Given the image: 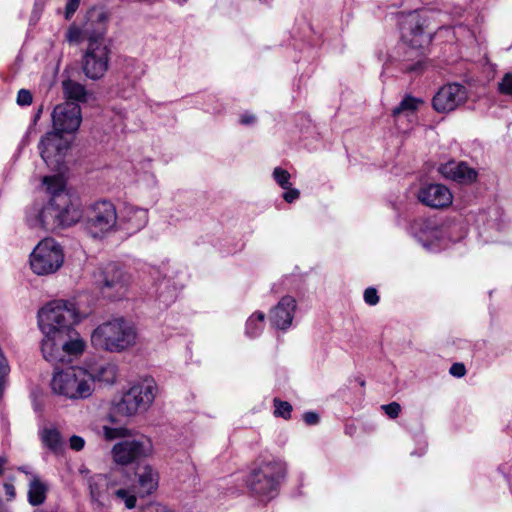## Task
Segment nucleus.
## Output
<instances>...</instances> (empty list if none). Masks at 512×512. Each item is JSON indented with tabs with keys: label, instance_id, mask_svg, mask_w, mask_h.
<instances>
[{
	"label": "nucleus",
	"instance_id": "0eeeda50",
	"mask_svg": "<svg viewBox=\"0 0 512 512\" xmlns=\"http://www.w3.org/2000/svg\"><path fill=\"white\" fill-rule=\"evenodd\" d=\"M112 50L104 37L93 38L87 43L81 57V68L84 75L91 80L104 77L109 69Z\"/></svg>",
	"mask_w": 512,
	"mask_h": 512
},
{
	"label": "nucleus",
	"instance_id": "412c9836",
	"mask_svg": "<svg viewBox=\"0 0 512 512\" xmlns=\"http://www.w3.org/2000/svg\"><path fill=\"white\" fill-rule=\"evenodd\" d=\"M296 300L292 296H284L275 307L270 310L269 320L272 326L277 329H288L296 311Z\"/></svg>",
	"mask_w": 512,
	"mask_h": 512
},
{
	"label": "nucleus",
	"instance_id": "58836bf2",
	"mask_svg": "<svg viewBox=\"0 0 512 512\" xmlns=\"http://www.w3.org/2000/svg\"><path fill=\"white\" fill-rule=\"evenodd\" d=\"M363 297L365 303L370 306H375L376 304L379 303L380 300L378 292L374 287L366 288Z\"/></svg>",
	"mask_w": 512,
	"mask_h": 512
},
{
	"label": "nucleus",
	"instance_id": "a19ab883",
	"mask_svg": "<svg viewBox=\"0 0 512 512\" xmlns=\"http://www.w3.org/2000/svg\"><path fill=\"white\" fill-rule=\"evenodd\" d=\"M140 512H172L167 506L157 503L151 502L145 505Z\"/></svg>",
	"mask_w": 512,
	"mask_h": 512
},
{
	"label": "nucleus",
	"instance_id": "c85d7f7f",
	"mask_svg": "<svg viewBox=\"0 0 512 512\" xmlns=\"http://www.w3.org/2000/svg\"><path fill=\"white\" fill-rule=\"evenodd\" d=\"M421 100L412 96H405L401 102L392 110V116L397 120L400 117H411L414 115Z\"/></svg>",
	"mask_w": 512,
	"mask_h": 512
},
{
	"label": "nucleus",
	"instance_id": "393cba45",
	"mask_svg": "<svg viewBox=\"0 0 512 512\" xmlns=\"http://www.w3.org/2000/svg\"><path fill=\"white\" fill-rule=\"evenodd\" d=\"M91 377V386L94 387L96 381L107 384H113L117 376V366L113 363H104L88 370Z\"/></svg>",
	"mask_w": 512,
	"mask_h": 512
},
{
	"label": "nucleus",
	"instance_id": "7ed1b4c3",
	"mask_svg": "<svg viewBox=\"0 0 512 512\" xmlns=\"http://www.w3.org/2000/svg\"><path fill=\"white\" fill-rule=\"evenodd\" d=\"M286 463L279 458L255 463L245 478L249 493L260 501L276 497L286 476Z\"/></svg>",
	"mask_w": 512,
	"mask_h": 512
},
{
	"label": "nucleus",
	"instance_id": "f8f14e48",
	"mask_svg": "<svg viewBox=\"0 0 512 512\" xmlns=\"http://www.w3.org/2000/svg\"><path fill=\"white\" fill-rule=\"evenodd\" d=\"M152 451V443L147 437L126 439L116 443L112 450V459L115 464L128 466L147 457Z\"/></svg>",
	"mask_w": 512,
	"mask_h": 512
},
{
	"label": "nucleus",
	"instance_id": "49530a36",
	"mask_svg": "<svg viewBox=\"0 0 512 512\" xmlns=\"http://www.w3.org/2000/svg\"><path fill=\"white\" fill-rule=\"evenodd\" d=\"M84 445H85V441H84V439L82 437L77 436V435H73L70 438V447L73 450L80 451V450H82L84 448Z\"/></svg>",
	"mask_w": 512,
	"mask_h": 512
},
{
	"label": "nucleus",
	"instance_id": "680f3d73",
	"mask_svg": "<svg viewBox=\"0 0 512 512\" xmlns=\"http://www.w3.org/2000/svg\"><path fill=\"white\" fill-rule=\"evenodd\" d=\"M409 419L414 422V425H420L419 418H409Z\"/></svg>",
	"mask_w": 512,
	"mask_h": 512
},
{
	"label": "nucleus",
	"instance_id": "0e129e2a",
	"mask_svg": "<svg viewBox=\"0 0 512 512\" xmlns=\"http://www.w3.org/2000/svg\"><path fill=\"white\" fill-rule=\"evenodd\" d=\"M2 501V499L0 498V502Z\"/></svg>",
	"mask_w": 512,
	"mask_h": 512
},
{
	"label": "nucleus",
	"instance_id": "e433bc0d",
	"mask_svg": "<svg viewBox=\"0 0 512 512\" xmlns=\"http://www.w3.org/2000/svg\"><path fill=\"white\" fill-rule=\"evenodd\" d=\"M499 92L512 97V73H506L498 84Z\"/></svg>",
	"mask_w": 512,
	"mask_h": 512
},
{
	"label": "nucleus",
	"instance_id": "864d4df0",
	"mask_svg": "<svg viewBox=\"0 0 512 512\" xmlns=\"http://www.w3.org/2000/svg\"><path fill=\"white\" fill-rule=\"evenodd\" d=\"M7 463V458L0 456V476L3 474V467Z\"/></svg>",
	"mask_w": 512,
	"mask_h": 512
},
{
	"label": "nucleus",
	"instance_id": "39448f33",
	"mask_svg": "<svg viewBox=\"0 0 512 512\" xmlns=\"http://www.w3.org/2000/svg\"><path fill=\"white\" fill-rule=\"evenodd\" d=\"M157 391V384L151 377L134 383L126 392L114 397L111 403V416L144 414L154 402Z\"/></svg>",
	"mask_w": 512,
	"mask_h": 512
},
{
	"label": "nucleus",
	"instance_id": "3c124183",
	"mask_svg": "<svg viewBox=\"0 0 512 512\" xmlns=\"http://www.w3.org/2000/svg\"><path fill=\"white\" fill-rule=\"evenodd\" d=\"M42 111H43V107L40 106L38 108V110L36 111V113L34 114L33 116V123H37V121L40 119L41 115H42Z\"/></svg>",
	"mask_w": 512,
	"mask_h": 512
},
{
	"label": "nucleus",
	"instance_id": "72a5a7b5",
	"mask_svg": "<svg viewBox=\"0 0 512 512\" xmlns=\"http://www.w3.org/2000/svg\"><path fill=\"white\" fill-rule=\"evenodd\" d=\"M492 477L494 480L502 477L507 482L509 490L512 494V464L504 463L499 465L493 473Z\"/></svg>",
	"mask_w": 512,
	"mask_h": 512
},
{
	"label": "nucleus",
	"instance_id": "f3484780",
	"mask_svg": "<svg viewBox=\"0 0 512 512\" xmlns=\"http://www.w3.org/2000/svg\"><path fill=\"white\" fill-rule=\"evenodd\" d=\"M467 100L466 88L460 84H448L439 89L433 97V108L440 113L455 110Z\"/></svg>",
	"mask_w": 512,
	"mask_h": 512
},
{
	"label": "nucleus",
	"instance_id": "20e7f679",
	"mask_svg": "<svg viewBox=\"0 0 512 512\" xmlns=\"http://www.w3.org/2000/svg\"><path fill=\"white\" fill-rule=\"evenodd\" d=\"M137 329L124 317H115L98 325L91 333L94 348L110 353L124 352L136 344Z\"/></svg>",
	"mask_w": 512,
	"mask_h": 512
},
{
	"label": "nucleus",
	"instance_id": "2f4dec72",
	"mask_svg": "<svg viewBox=\"0 0 512 512\" xmlns=\"http://www.w3.org/2000/svg\"><path fill=\"white\" fill-rule=\"evenodd\" d=\"M109 424L102 425V432L106 440H114L116 438L126 437L129 435V430L123 426L116 424V418H107Z\"/></svg>",
	"mask_w": 512,
	"mask_h": 512
},
{
	"label": "nucleus",
	"instance_id": "473e14b6",
	"mask_svg": "<svg viewBox=\"0 0 512 512\" xmlns=\"http://www.w3.org/2000/svg\"><path fill=\"white\" fill-rule=\"evenodd\" d=\"M344 426L345 433L349 436H359L365 430L363 418H347Z\"/></svg>",
	"mask_w": 512,
	"mask_h": 512
},
{
	"label": "nucleus",
	"instance_id": "c756f323",
	"mask_svg": "<svg viewBox=\"0 0 512 512\" xmlns=\"http://www.w3.org/2000/svg\"><path fill=\"white\" fill-rule=\"evenodd\" d=\"M265 318L266 316L263 312L257 311L253 313L246 321L245 335L252 339L258 337L264 329Z\"/></svg>",
	"mask_w": 512,
	"mask_h": 512
},
{
	"label": "nucleus",
	"instance_id": "de8ad7c7",
	"mask_svg": "<svg viewBox=\"0 0 512 512\" xmlns=\"http://www.w3.org/2000/svg\"><path fill=\"white\" fill-rule=\"evenodd\" d=\"M3 486H4L6 496H7V500L8 501L14 500V498L16 497V491H15L14 485L12 483L6 482V483H4Z\"/></svg>",
	"mask_w": 512,
	"mask_h": 512
},
{
	"label": "nucleus",
	"instance_id": "a18cd8bd",
	"mask_svg": "<svg viewBox=\"0 0 512 512\" xmlns=\"http://www.w3.org/2000/svg\"><path fill=\"white\" fill-rule=\"evenodd\" d=\"M286 191L283 193V199L287 203H293L300 197V191L296 188H291V186L288 189H285Z\"/></svg>",
	"mask_w": 512,
	"mask_h": 512
},
{
	"label": "nucleus",
	"instance_id": "6e6552de",
	"mask_svg": "<svg viewBox=\"0 0 512 512\" xmlns=\"http://www.w3.org/2000/svg\"><path fill=\"white\" fill-rule=\"evenodd\" d=\"M63 262V249L53 238L40 241L30 255L31 269L38 275L55 273Z\"/></svg>",
	"mask_w": 512,
	"mask_h": 512
},
{
	"label": "nucleus",
	"instance_id": "1a4fd4ad",
	"mask_svg": "<svg viewBox=\"0 0 512 512\" xmlns=\"http://www.w3.org/2000/svg\"><path fill=\"white\" fill-rule=\"evenodd\" d=\"M118 213L107 200L93 203L85 215V229L94 238L103 237L117 226Z\"/></svg>",
	"mask_w": 512,
	"mask_h": 512
},
{
	"label": "nucleus",
	"instance_id": "ea45409f",
	"mask_svg": "<svg viewBox=\"0 0 512 512\" xmlns=\"http://www.w3.org/2000/svg\"><path fill=\"white\" fill-rule=\"evenodd\" d=\"M32 93L27 89H20L17 94V104L20 106H28L32 103Z\"/></svg>",
	"mask_w": 512,
	"mask_h": 512
},
{
	"label": "nucleus",
	"instance_id": "a878e982",
	"mask_svg": "<svg viewBox=\"0 0 512 512\" xmlns=\"http://www.w3.org/2000/svg\"><path fill=\"white\" fill-rule=\"evenodd\" d=\"M62 88L63 93L68 100L67 102H74V103H80V102H86L88 97V92L84 85L71 80L67 79L62 82Z\"/></svg>",
	"mask_w": 512,
	"mask_h": 512
},
{
	"label": "nucleus",
	"instance_id": "e2e57ef3",
	"mask_svg": "<svg viewBox=\"0 0 512 512\" xmlns=\"http://www.w3.org/2000/svg\"><path fill=\"white\" fill-rule=\"evenodd\" d=\"M359 384H360V386L363 387L365 385V381L363 379H359Z\"/></svg>",
	"mask_w": 512,
	"mask_h": 512
},
{
	"label": "nucleus",
	"instance_id": "a211bd4d",
	"mask_svg": "<svg viewBox=\"0 0 512 512\" xmlns=\"http://www.w3.org/2000/svg\"><path fill=\"white\" fill-rule=\"evenodd\" d=\"M418 200L425 206L442 209L452 204L453 195L443 184L430 183L420 187L417 193Z\"/></svg>",
	"mask_w": 512,
	"mask_h": 512
},
{
	"label": "nucleus",
	"instance_id": "423d86ee",
	"mask_svg": "<svg viewBox=\"0 0 512 512\" xmlns=\"http://www.w3.org/2000/svg\"><path fill=\"white\" fill-rule=\"evenodd\" d=\"M51 388L55 394L73 400L86 399L94 391L88 370L74 366L56 371L51 380Z\"/></svg>",
	"mask_w": 512,
	"mask_h": 512
},
{
	"label": "nucleus",
	"instance_id": "37998d69",
	"mask_svg": "<svg viewBox=\"0 0 512 512\" xmlns=\"http://www.w3.org/2000/svg\"><path fill=\"white\" fill-rule=\"evenodd\" d=\"M381 409L387 416H398L401 412V406L397 402H391L389 404L382 405Z\"/></svg>",
	"mask_w": 512,
	"mask_h": 512
},
{
	"label": "nucleus",
	"instance_id": "bf43d9fd",
	"mask_svg": "<svg viewBox=\"0 0 512 512\" xmlns=\"http://www.w3.org/2000/svg\"><path fill=\"white\" fill-rule=\"evenodd\" d=\"M425 453V446H422L420 449H419V452H417L418 455H423ZM412 455L416 454V452H412L411 453Z\"/></svg>",
	"mask_w": 512,
	"mask_h": 512
},
{
	"label": "nucleus",
	"instance_id": "4be33fe9",
	"mask_svg": "<svg viewBox=\"0 0 512 512\" xmlns=\"http://www.w3.org/2000/svg\"><path fill=\"white\" fill-rule=\"evenodd\" d=\"M438 171L444 178L460 184H471L477 179L476 170L463 161H448L441 164Z\"/></svg>",
	"mask_w": 512,
	"mask_h": 512
},
{
	"label": "nucleus",
	"instance_id": "8fccbe9b",
	"mask_svg": "<svg viewBox=\"0 0 512 512\" xmlns=\"http://www.w3.org/2000/svg\"><path fill=\"white\" fill-rule=\"evenodd\" d=\"M320 418H304V423L306 426H315L319 423Z\"/></svg>",
	"mask_w": 512,
	"mask_h": 512
},
{
	"label": "nucleus",
	"instance_id": "5fc2aeb1",
	"mask_svg": "<svg viewBox=\"0 0 512 512\" xmlns=\"http://www.w3.org/2000/svg\"><path fill=\"white\" fill-rule=\"evenodd\" d=\"M18 470L22 473H25L26 475H33L30 470H29V467L28 466H20L18 467Z\"/></svg>",
	"mask_w": 512,
	"mask_h": 512
},
{
	"label": "nucleus",
	"instance_id": "9d476101",
	"mask_svg": "<svg viewBox=\"0 0 512 512\" xmlns=\"http://www.w3.org/2000/svg\"><path fill=\"white\" fill-rule=\"evenodd\" d=\"M107 14L97 8L90 9L82 27L71 24L66 33L65 40L69 44H79L83 40L89 43L93 38L104 37L107 32Z\"/></svg>",
	"mask_w": 512,
	"mask_h": 512
},
{
	"label": "nucleus",
	"instance_id": "f704fd0d",
	"mask_svg": "<svg viewBox=\"0 0 512 512\" xmlns=\"http://www.w3.org/2000/svg\"><path fill=\"white\" fill-rule=\"evenodd\" d=\"M272 177L274 181L282 188V189H288L291 186V175L290 173L281 168L276 167L273 170Z\"/></svg>",
	"mask_w": 512,
	"mask_h": 512
},
{
	"label": "nucleus",
	"instance_id": "c03bdc74",
	"mask_svg": "<svg viewBox=\"0 0 512 512\" xmlns=\"http://www.w3.org/2000/svg\"><path fill=\"white\" fill-rule=\"evenodd\" d=\"M449 373L454 377L461 378L466 374V367L463 363H454L451 365Z\"/></svg>",
	"mask_w": 512,
	"mask_h": 512
},
{
	"label": "nucleus",
	"instance_id": "bb28decb",
	"mask_svg": "<svg viewBox=\"0 0 512 512\" xmlns=\"http://www.w3.org/2000/svg\"><path fill=\"white\" fill-rule=\"evenodd\" d=\"M39 437L42 444L54 453L58 452L62 448V437L58 429L55 427H39Z\"/></svg>",
	"mask_w": 512,
	"mask_h": 512
},
{
	"label": "nucleus",
	"instance_id": "b1692460",
	"mask_svg": "<svg viewBox=\"0 0 512 512\" xmlns=\"http://www.w3.org/2000/svg\"><path fill=\"white\" fill-rule=\"evenodd\" d=\"M158 473L149 465L143 467L138 474V489L142 495L153 493L158 487Z\"/></svg>",
	"mask_w": 512,
	"mask_h": 512
},
{
	"label": "nucleus",
	"instance_id": "4c0bfd02",
	"mask_svg": "<svg viewBox=\"0 0 512 512\" xmlns=\"http://www.w3.org/2000/svg\"><path fill=\"white\" fill-rule=\"evenodd\" d=\"M274 407V416H284L285 414L289 415L292 412V406L287 401L274 399Z\"/></svg>",
	"mask_w": 512,
	"mask_h": 512
},
{
	"label": "nucleus",
	"instance_id": "6e6d98bb",
	"mask_svg": "<svg viewBox=\"0 0 512 512\" xmlns=\"http://www.w3.org/2000/svg\"><path fill=\"white\" fill-rule=\"evenodd\" d=\"M419 66H420V62H418V63H417V64H415V65L407 66V67H405L404 69H405L406 71H415V70H417V69L419 68Z\"/></svg>",
	"mask_w": 512,
	"mask_h": 512
},
{
	"label": "nucleus",
	"instance_id": "052dcab7",
	"mask_svg": "<svg viewBox=\"0 0 512 512\" xmlns=\"http://www.w3.org/2000/svg\"><path fill=\"white\" fill-rule=\"evenodd\" d=\"M303 416L312 417V416H318V415L316 413H314V412L309 411V412H305Z\"/></svg>",
	"mask_w": 512,
	"mask_h": 512
},
{
	"label": "nucleus",
	"instance_id": "09e8293b",
	"mask_svg": "<svg viewBox=\"0 0 512 512\" xmlns=\"http://www.w3.org/2000/svg\"><path fill=\"white\" fill-rule=\"evenodd\" d=\"M256 122V117L250 113H244L241 115L240 123L242 125H252Z\"/></svg>",
	"mask_w": 512,
	"mask_h": 512
},
{
	"label": "nucleus",
	"instance_id": "cd10ccee",
	"mask_svg": "<svg viewBox=\"0 0 512 512\" xmlns=\"http://www.w3.org/2000/svg\"><path fill=\"white\" fill-rule=\"evenodd\" d=\"M47 486L37 475H32L28 489V502L32 506H38L44 503L46 499Z\"/></svg>",
	"mask_w": 512,
	"mask_h": 512
},
{
	"label": "nucleus",
	"instance_id": "f03ea898",
	"mask_svg": "<svg viewBox=\"0 0 512 512\" xmlns=\"http://www.w3.org/2000/svg\"><path fill=\"white\" fill-rule=\"evenodd\" d=\"M43 185L49 200L45 204H35L28 209V225L54 232L77 223L82 216L80 202L77 196L67 190L63 177L45 176Z\"/></svg>",
	"mask_w": 512,
	"mask_h": 512
},
{
	"label": "nucleus",
	"instance_id": "4d7b16f0",
	"mask_svg": "<svg viewBox=\"0 0 512 512\" xmlns=\"http://www.w3.org/2000/svg\"><path fill=\"white\" fill-rule=\"evenodd\" d=\"M46 0H35V7L42 9L45 5Z\"/></svg>",
	"mask_w": 512,
	"mask_h": 512
},
{
	"label": "nucleus",
	"instance_id": "13d9d810",
	"mask_svg": "<svg viewBox=\"0 0 512 512\" xmlns=\"http://www.w3.org/2000/svg\"><path fill=\"white\" fill-rule=\"evenodd\" d=\"M0 512H10L8 507L4 504L3 501L0 502Z\"/></svg>",
	"mask_w": 512,
	"mask_h": 512
},
{
	"label": "nucleus",
	"instance_id": "ddd939ff",
	"mask_svg": "<svg viewBox=\"0 0 512 512\" xmlns=\"http://www.w3.org/2000/svg\"><path fill=\"white\" fill-rule=\"evenodd\" d=\"M428 16L426 12L411 11L402 16L400 22L402 39L412 49H417L427 45L431 41L430 34L424 33V27L427 26Z\"/></svg>",
	"mask_w": 512,
	"mask_h": 512
},
{
	"label": "nucleus",
	"instance_id": "7c9ffc66",
	"mask_svg": "<svg viewBox=\"0 0 512 512\" xmlns=\"http://www.w3.org/2000/svg\"><path fill=\"white\" fill-rule=\"evenodd\" d=\"M108 480L103 474H96L88 479L90 494L93 500L100 501L103 492L107 488Z\"/></svg>",
	"mask_w": 512,
	"mask_h": 512
},
{
	"label": "nucleus",
	"instance_id": "c9c22d12",
	"mask_svg": "<svg viewBox=\"0 0 512 512\" xmlns=\"http://www.w3.org/2000/svg\"><path fill=\"white\" fill-rule=\"evenodd\" d=\"M115 496L124 502L126 508L132 509L136 506V497L130 494L126 489H118L114 492Z\"/></svg>",
	"mask_w": 512,
	"mask_h": 512
},
{
	"label": "nucleus",
	"instance_id": "5701e85b",
	"mask_svg": "<svg viewBox=\"0 0 512 512\" xmlns=\"http://www.w3.org/2000/svg\"><path fill=\"white\" fill-rule=\"evenodd\" d=\"M466 228L461 221L446 220L441 223V241L442 249L446 248L450 243L460 241L466 236Z\"/></svg>",
	"mask_w": 512,
	"mask_h": 512
},
{
	"label": "nucleus",
	"instance_id": "79ce46f5",
	"mask_svg": "<svg viewBox=\"0 0 512 512\" xmlns=\"http://www.w3.org/2000/svg\"><path fill=\"white\" fill-rule=\"evenodd\" d=\"M80 1L81 0H68L66 7H65V14H64L66 20H70L72 18L74 13L79 8Z\"/></svg>",
	"mask_w": 512,
	"mask_h": 512
},
{
	"label": "nucleus",
	"instance_id": "dca6fc26",
	"mask_svg": "<svg viewBox=\"0 0 512 512\" xmlns=\"http://www.w3.org/2000/svg\"><path fill=\"white\" fill-rule=\"evenodd\" d=\"M53 130L63 134H74L82 121L81 108L74 102H65L54 107L52 112Z\"/></svg>",
	"mask_w": 512,
	"mask_h": 512
},
{
	"label": "nucleus",
	"instance_id": "603ef678",
	"mask_svg": "<svg viewBox=\"0 0 512 512\" xmlns=\"http://www.w3.org/2000/svg\"><path fill=\"white\" fill-rule=\"evenodd\" d=\"M469 32L463 25L454 26V34L457 35L459 32Z\"/></svg>",
	"mask_w": 512,
	"mask_h": 512
},
{
	"label": "nucleus",
	"instance_id": "f257e3e1",
	"mask_svg": "<svg viewBox=\"0 0 512 512\" xmlns=\"http://www.w3.org/2000/svg\"><path fill=\"white\" fill-rule=\"evenodd\" d=\"M79 321L75 304L66 300H54L38 312V325L43 333L41 351L46 361L53 365L68 363L81 355L85 341L74 329Z\"/></svg>",
	"mask_w": 512,
	"mask_h": 512
},
{
	"label": "nucleus",
	"instance_id": "2eb2a0df",
	"mask_svg": "<svg viewBox=\"0 0 512 512\" xmlns=\"http://www.w3.org/2000/svg\"><path fill=\"white\" fill-rule=\"evenodd\" d=\"M412 236L429 252L442 249L441 223L435 219L417 218L410 225Z\"/></svg>",
	"mask_w": 512,
	"mask_h": 512
},
{
	"label": "nucleus",
	"instance_id": "9b49d317",
	"mask_svg": "<svg viewBox=\"0 0 512 512\" xmlns=\"http://www.w3.org/2000/svg\"><path fill=\"white\" fill-rule=\"evenodd\" d=\"M70 144L71 140L67 136L52 130L41 138L38 148L46 165L53 170H60Z\"/></svg>",
	"mask_w": 512,
	"mask_h": 512
},
{
	"label": "nucleus",
	"instance_id": "4468645a",
	"mask_svg": "<svg viewBox=\"0 0 512 512\" xmlns=\"http://www.w3.org/2000/svg\"><path fill=\"white\" fill-rule=\"evenodd\" d=\"M99 284L101 293L112 300H120L128 296L131 277L115 265H109L102 273Z\"/></svg>",
	"mask_w": 512,
	"mask_h": 512
},
{
	"label": "nucleus",
	"instance_id": "aec40b11",
	"mask_svg": "<svg viewBox=\"0 0 512 512\" xmlns=\"http://www.w3.org/2000/svg\"><path fill=\"white\" fill-rule=\"evenodd\" d=\"M148 223V210L130 204L125 205L118 214L117 226L129 234L143 229Z\"/></svg>",
	"mask_w": 512,
	"mask_h": 512
},
{
	"label": "nucleus",
	"instance_id": "6ab92c4d",
	"mask_svg": "<svg viewBox=\"0 0 512 512\" xmlns=\"http://www.w3.org/2000/svg\"><path fill=\"white\" fill-rule=\"evenodd\" d=\"M149 276L153 280L152 291L149 292L150 295L155 297L164 306L172 304L178 296L179 287L171 279L163 276L159 268H150Z\"/></svg>",
	"mask_w": 512,
	"mask_h": 512
}]
</instances>
